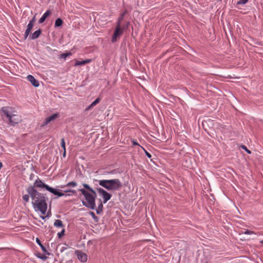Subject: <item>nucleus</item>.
Returning a JSON list of instances; mask_svg holds the SVG:
<instances>
[{"label":"nucleus","mask_w":263,"mask_h":263,"mask_svg":"<svg viewBox=\"0 0 263 263\" xmlns=\"http://www.w3.org/2000/svg\"><path fill=\"white\" fill-rule=\"evenodd\" d=\"M27 191L32 200V204L34 209L45 215L47 208L45 197L42 194L38 193L33 186L28 187Z\"/></svg>","instance_id":"obj_1"},{"label":"nucleus","mask_w":263,"mask_h":263,"mask_svg":"<svg viewBox=\"0 0 263 263\" xmlns=\"http://www.w3.org/2000/svg\"><path fill=\"white\" fill-rule=\"evenodd\" d=\"M83 186L87 190L86 191L82 189H79V191L81 192L85 197V201H83V204L85 206L93 210L96 207V192L87 184L84 183Z\"/></svg>","instance_id":"obj_2"},{"label":"nucleus","mask_w":263,"mask_h":263,"mask_svg":"<svg viewBox=\"0 0 263 263\" xmlns=\"http://www.w3.org/2000/svg\"><path fill=\"white\" fill-rule=\"evenodd\" d=\"M1 110L4 114L5 120H8L11 125L13 126L22 121L21 116L14 114V111H13L11 107L8 106L3 107L2 108Z\"/></svg>","instance_id":"obj_3"},{"label":"nucleus","mask_w":263,"mask_h":263,"mask_svg":"<svg viewBox=\"0 0 263 263\" xmlns=\"http://www.w3.org/2000/svg\"><path fill=\"white\" fill-rule=\"evenodd\" d=\"M99 184L108 191H118L122 186L121 182L118 179L101 180L99 181Z\"/></svg>","instance_id":"obj_4"},{"label":"nucleus","mask_w":263,"mask_h":263,"mask_svg":"<svg viewBox=\"0 0 263 263\" xmlns=\"http://www.w3.org/2000/svg\"><path fill=\"white\" fill-rule=\"evenodd\" d=\"M47 191H49L55 195H57L59 197L70 196L73 195H76L77 194L76 191L73 190H66L64 191L65 193H63L59 192L51 187H48Z\"/></svg>","instance_id":"obj_5"},{"label":"nucleus","mask_w":263,"mask_h":263,"mask_svg":"<svg viewBox=\"0 0 263 263\" xmlns=\"http://www.w3.org/2000/svg\"><path fill=\"white\" fill-rule=\"evenodd\" d=\"M124 28L121 27V24H120L119 23H117L115 32L111 39L112 42H115L117 41V37L122 34Z\"/></svg>","instance_id":"obj_6"},{"label":"nucleus","mask_w":263,"mask_h":263,"mask_svg":"<svg viewBox=\"0 0 263 263\" xmlns=\"http://www.w3.org/2000/svg\"><path fill=\"white\" fill-rule=\"evenodd\" d=\"M97 191L99 193L102 195L103 199V203H105L108 201L111 197L110 194L108 193L107 191L102 188H98Z\"/></svg>","instance_id":"obj_7"},{"label":"nucleus","mask_w":263,"mask_h":263,"mask_svg":"<svg viewBox=\"0 0 263 263\" xmlns=\"http://www.w3.org/2000/svg\"><path fill=\"white\" fill-rule=\"evenodd\" d=\"M35 21V18L34 16L32 18V19L30 21L29 24L27 25V29L26 30V31L25 32V34H24L25 39H27V37L28 36L29 33H30V32L34 26Z\"/></svg>","instance_id":"obj_8"},{"label":"nucleus","mask_w":263,"mask_h":263,"mask_svg":"<svg viewBox=\"0 0 263 263\" xmlns=\"http://www.w3.org/2000/svg\"><path fill=\"white\" fill-rule=\"evenodd\" d=\"M59 117V114H54L51 116L46 118L45 121L42 123L41 126L44 127L49 123L51 121L56 119Z\"/></svg>","instance_id":"obj_9"},{"label":"nucleus","mask_w":263,"mask_h":263,"mask_svg":"<svg viewBox=\"0 0 263 263\" xmlns=\"http://www.w3.org/2000/svg\"><path fill=\"white\" fill-rule=\"evenodd\" d=\"M76 253L77 254V257L79 260L81 262H85L87 260V255L81 251H76Z\"/></svg>","instance_id":"obj_10"},{"label":"nucleus","mask_w":263,"mask_h":263,"mask_svg":"<svg viewBox=\"0 0 263 263\" xmlns=\"http://www.w3.org/2000/svg\"><path fill=\"white\" fill-rule=\"evenodd\" d=\"M27 79L34 86L37 87L39 86L38 81H37L32 75H28Z\"/></svg>","instance_id":"obj_11"},{"label":"nucleus","mask_w":263,"mask_h":263,"mask_svg":"<svg viewBox=\"0 0 263 263\" xmlns=\"http://www.w3.org/2000/svg\"><path fill=\"white\" fill-rule=\"evenodd\" d=\"M34 186L38 187H44L47 190V187H50L48 185L43 183L41 180H36L34 183Z\"/></svg>","instance_id":"obj_12"},{"label":"nucleus","mask_w":263,"mask_h":263,"mask_svg":"<svg viewBox=\"0 0 263 263\" xmlns=\"http://www.w3.org/2000/svg\"><path fill=\"white\" fill-rule=\"evenodd\" d=\"M51 12L50 10H47L46 12L42 15V16L39 20V23H43L45 21L46 18L51 14Z\"/></svg>","instance_id":"obj_13"},{"label":"nucleus","mask_w":263,"mask_h":263,"mask_svg":"<svg viewBox=\"0 0 263 263\" xmlns=\"http://www.w3.org/2000/svg\"><path fill=\"white\" fill-rule=\"evenodd\" d=\"M41 34V29H39L34 31L30 36L29 38L31 40H34L39 37L40 34Z\"/></svg>","instance_id":"obj_14"},{"label":"nucleus","mask_w":263,"mask_h":263,"mask_svg":"<svg viewBox=\"0 0 263 263\" xmlns=\"http://www.w3.org/2000/svg\"><path fill=\"white\" fill-rule=\"evenodd\" d=\"M91 61L92 60L91 59H86L85 60L82 61H77L74 64V66H79V65H83L90 63L91 62Z\"/></svg>","instance_id":"obj_15"},{"label":"nucleus","mask_w":263,"mask_h":263,"mask_svg":"<svg viewBox=\"0 0 263 263\" xmlns=\"http://www.w3.org/2000/svg\"><path fill=\"white\" fill-rule=\"evenodd\" d=\"M63 24V21L61 18H58L55 20L54 27H59L62 26Z\"/></svg>","instance_id":"obj_16"},{"label":"nucleus","mask_w":263,"mask_h":263,"mask_svg":"<svg viewBox=\"0 0 263 263\" xmlns=\"http://www.w3.org/2000/svg\"><path fill=\"white\" fill-rule=\"evenodd\" d=\"M54 226L56 227H64L63 222L61 220L57 219L54 222Z\"/></svg>","instance_id":"obj_17"},{"label":"nucleus","mask_w":263,"mask_h":263,"mask_svg":"<svg viewBox=\"0 0 263 263\" xmlns=\"http://www.w3.org/2000/svg\"><path fill=\"white\" fill-rule=\"evenodd\" d=\"M100 101V98H97L88 107V109H89L90 108L93 107V106H96L98 103H99Z\"/></svg>","instance_id":"obj_18"},{"label":"nucleus","mask_w":263,"mask_h":263,"mask_svg":"<svg viewBox=\"0 0 263 263\" xmlns=\"http://www.w3.org/2000/svg\"><path fill=\"white\" fill-rule=\"evenodd\" d=\"M127 13V10H125L119 16L118 18V21L117 23H119L121 24V22L123 20L125 14Z\"/></svg>","instance_id":"obj_19"},{"label":"nucleus","mask_w":263,"mask_h":263,"mask_svg":"<svg viewBox=\"0 0 263 263\" xmlns=\"http://www.w3.org/2000/svg\"><path fill=\"white\" fill-rule=\"evenodd\" d=\"M36 242L41 247L42 251L44 252H46V248L42 244L40 240L38 238H36Z\"/></svg>","instance_id":"obj_20"},{"label":"nucleus","mask_w":263,"mask_h":263,"mask_svg":"<svg viewBox=\"0 0 263 263\" xmlns=\"http://www.w3.org/2000/svg\"><path fill=\"white\" fill-rule=\"evenodd\" d=\"M72 55V53L70 52H66V53H62V54H61L60 55V58L61 59H63L64 60L66 59V58L68 57V56H70V55Z\"/></svg>","instance_id":"obj_21"},{"label":"nucleus","mask_w":263,"mask_h":263,"mask_svg":"<svg viewBox=\"0 0 263 263\" xmlns=\"http://www.w3.org/2000/svg\"><path fill=\"white\" fill-rule=\"evenodd\" d=\"M77 185V183L76 182H74V181H71V182H68L66 185L65 186H71V187H75Z\"/></svg>","instance_id":"obj_22"},{"label":"nucleus","mask_w":263,"mask_h":263,"mask_svg":"<svg viewBox=\"0 0 263 263\" xmlns=\"http://www.w3.org/2000/svg\"><path fill=\"white\" fill-rule=\"evenodd\" d=\"M61 146L63 148V150H65L66 149V146H65V140H64V138H62L61 139Z\"/></svg>","instance_id":"obj_23"},{"label":"nucleus","mask_w":263,"mask_h":263,"mask_svg":"<svg viewBox=\"0 0 263 263\" xmlns=\"http://www.w3.org/2000/svg\"><path fill=\"white\" fill-rule=\"evenodd\" d=\"M103 204L102 203L99 205L98 209L97 210V213L99 214L100 212L102 211Z\"/></svg>","instance_id":"obj_24"},{"label":"nucleus","mask_w":263,"mask_h":263,"mask_svg":"<svg viewBox=\"0 0 263 263\" xmlns=\"http://www.w3.org/2000/svg\"><path fill=\"white\" fill-rule=\"evenodd\" d=\"M241 148H242V149H244L245 151H246V152H247L248 154H250L251 153V152L249 149H248L247 148V147L245 145H241Z\"/></svg>","instance_id":"obj_25"},{"label":"nucleus","mask_w":263,"mask_h":263,"mask_svg":"<svg viewBox=\"0 0 263 263\" xmlns=\"http://www.w3.org/2000/svg\"><path fill=\"white\" fill-rule=\"evenodd\" d=\"M29 195H25L23 196V199L26 202H28L29 200Z\"/></svg>","instance_id":"obj_26"},{"label":"nucleus","mask_w":263,"mask_h":263,"mask_svg":"<svg viewBox=\"0 0 263 263\" xmlns=\"http://www.w3.org/2000/svg\"><path fill=\"white\" fill-rule=\"evenodd\" d=\"M248 1L249 0H239V1H238L237 2V4H238V5H243V4H246L248 2Z\"/></svg>","instance_id":"obj_27"},{"label":"nucleus","mask_w":263,"mask_h":263,"mask_svg":"<svg viewBox=\"0 0 263 263\" xmlns=\"http://www.w3.org/2000/svg\"><path fill=\"white\" fill-rule=\"evenodd\" d=\"M64 234H65V229H63L62 231L61 232H60V233H59L58 234V236H59V238H61V237H62L63 236H64Z\"/></svg>","instance_id":"obj_28"},{"label":"nucleus","mask_w":263,"mask_h":263,"mask_svg":"<svg viewBox=\"0 0 263 263\" xmlns=\"http://www.w3.org/2000/svg\"><path fill=\"white\" fill-rule=\"evenodd\" d=\"M141 147L143 149L145 152V155L148 157L151 158L152 157V155L150 153H149L147 151H146L143 147L141 146Z\"/></svg>","instance_id":"obj_29"},{"label":"nucleus","mask_w":263,"mask_h":263,"mask_svg":"<svg viewBox=\"0 0 263 263\" xmlns=\"http://www.w3.org/2000/svg\"><path fill=\"white\" fill-rule=\"evenodd\" d=\"M243 233L245 234H249V235L255 234V233L254 231H250L248 230H246Z\"/></svg>","instance_id":"obj_30"},{"label":"nucleus","mask_w":263,"mask_h":263,"mask_svg":"<svg viewBox=\"0 0 263 263\" xmlns=\"http://www.w3.org/2000/svg\"><path fill=\"white\" fill-rule=\"evenodd\" d=\"M132 142L134 145H138L141 147V146L138 143L136 140L133 139L132 140Z\"/></svg>","instance_id":"obj_31"},{"label":"nucleus","mask_w":263,"mask_h":263,"mask_svg":"<svg viewBox=\"0 0 263 263\" xmlns=\"http://www.w3.org/2000/svg\"><path fill=\"white\" fill-rule=\"evenodd\" d=\"M90 214L92 215V217H93V218H96V216H95V214H94V213H93V212H91L90 213Z\"/></svg>","instance_id":"obj_32"},{"label":"nucleus","mask_w":263,"mask_h":263,"mask_svg":"<svg viewBox=\"0 0 263 263\" xmlns=\"http://www.w3.org/2000/svg\"><path fill=\"white\" fill-rule=\"evenodd\" d=\"M66 155V149L65 150H64V153H63V156L65 157Z\"/></svg>","instance_id":"obj_33"},{"label":"nucleus","mask_w":263,"mask_h":263,"mask_svg":"<svg viewBox=\"0 0 263 263\" xmlns=\"http://www.w3.org/2000/svg\"><path fill=\"white\" fill-rule=\"evenodd\" d=\"M40 217L43 219H44L45 218V217L44 216H40Z\"/></svg>","instance_id":"obj_34"},{"label":"nucleus","mask_w":263,"mask_h":263,"mask_svg":"<svg viewBox=\"0 0 263 263\" xmlns=\"http://www.w3.org/2000/svg\"><path fill=\"white\" fill-rule=\"evenodd\" d=\"M261 243H263V240H261L260 242Z\"/></svg>","instance_id":"obj_35"}]
</instances>
